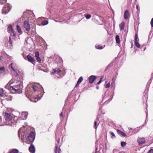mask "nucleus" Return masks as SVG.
Wrapping results in <instances>:
<instances>
[{"label": "nucleus", "instance_id": "23", "mask_svg": "<svg viewBox=\"0 0 153 153\" xmlns=\"http://www.w3.org/2000/svg\"><path fill=\"white\" fill-rule=\"evenodd\" d=\"M115 79L114 78H113L112 79V82L111 84V87L114 88L115 87Z\"/></svg>", "mask_w": 153, "mask_h": 153}, {"label": "nucleus", "instance_id": "53", "mask_svg": "<svg viewBox=\"0 0 153 153\" xmlns=\"http://www.w3.org/2000/svg\"><path fill=\"white\" fill-rule=\"evenodd\" d=\"M133 43H132L131 44V48H132L133 47Z\"/></svg>", "mask_w": 153, "mask_h": 153}, {"label": "nucleus", "instance_id": "11", "mask_svg": "<svg viewBox=\"0 0 153 153\" xmlns=\"http://www.w3.org/2000/svg\"><path fill=\"white\" fill-rule=\"evenodd\" d=\"M27 59L28 60L32 63V64H33L34 65V62L35 61L34 59L31 56L29 55H28L27 56Z\"/></svg>", "mask_w": 153, "mask_h": 153}, {"label": "nucleus", "instance_id": "58", "mask_svg": "<svg viewBox=\"0 0 153 153\" xmlns=\"http://www.w3.org/2000/svg\"><path fill=\"white\" fill-rule=\"evenodd\" d=\"M105 95H107V93H105Z\"/></svg>", "mask_w": 153, "mask_h": 153}, {"label": "nucleus", "instance_id": "15", "mask_svg": "<svg viewBox=\"0 0 153 153\" xmlns=\"http://www.w3.org/2000/svg\"><path fill=\"white\" fill-rule=\"evenodd\" d=\"M10 90H13L16 93H20L22 92V90H19L17 89L16 90L14 87V85L13 86H11L10 87Z\"/></svg>", "mask_w": 153, "mask_h": 153}, {"label": "nucleus", "instance_id": "10", "mask_svg": "<svg viewBox=\"0 0 153 153\" xmlns=\"http://www.w3.org/2000/svg\"><path fill=\"white\" fill-rule=\"evenodd\" d=\"M130 17V15L128 10H125L124 13V18L125 19H127Z\"/></svg>", "mask_w": 153, "mask_h": 153}, {"label": "nucleus", "instance_id": "2", "mask_svg": "<svg viewBox=\"0 0 153 153\" xmlns=\"http://www.w3.org/2000/svg\"><path fill=\"white\" fill-rule=\"evenodd\" d=\"M32 90V87L30 86V85H28L27 86L25 90V94L27 98L33 96L34 93L33 92Z\"/></svg>", "mask_w": 153, "mask_h": 153}, {"label": "nucleus", "instance_id": "54", "mask_svg": "<svg viewBox=\"0 0 153 153\" xmlns=\"http://www.w3.org/2000/svg\"><path fill=\"white\" fill-rule=\"evenodd\" d=\"M97 149H98V148H96V149H95L96 152L97 151Z\"/></svg>", "mask_w": 153, "mask_h": 153}, {"label": "nucleus", "instance_id": "30", "mask_svg": "<svg viewBox=\"0 0 153 153\" xmlns=\"http://www.w3.org/2000/svg\"><path fill=\"white\" fill-rule=\"evenodd\" d=\"M19 150L16 149H14L12 150L9 153H18Z\"/></svg>", "mask_w": 153, "mask_h": 153}, {"label": "nucleus", "instance_id": "13", "mask_svg": "<svg viewBox=\"0 0 153 153\" xmlns=\"http://www.w3.org/2000/svg\"><path fill=\"white\" fill-rule=\"evenodd\" d=\"M113 94L112 93H110L109 94V96L107 97V100L106 101V102L107 103H108L111 100H112L113 98Z\"/></svg>", "mask_w": 153, "mask_h": 153}, {"label": "nucleus", "instance_id": "6", "mask_svg": "<svg viewBox=\"0 0 153 153\" xmlns=\"http://www.w3.org/2000/svg\"><path fill=\"white\" fill-rule=\"evenodd\" d=\"M137 142L139 145H140L145 143V139L143 137H138L137 139Z\"/></svg>", "mask_w": 153, "mask_h": 153}, {"label": "nucleus", "instance_id": "19", "mask_svg": "<svg viewBox=\"0 0 153 153\" xmlns=\"http://www.w3.org/2000/svg\"><path fill=\"white\" fill-rule=\"evenodd\" d=\"M61 70L58 68L55 69H53L52 73V74H58L60 72Z\"/></svg>", "mask_w": 153, "mask_h": 153}, {"label": "nucleus", "instance_id": "27", "mask_svg": "<svg viewBox=\"0 0 153 153\" xmlns=\"http://www.w3.org/2000/svg\"><path fill=\"white\" fill-rule=\"evenodd\" d=\"M135 45L137 48H139L140 47V45L139 43L138 42V40L134 41Z\"/></svg>", "mask_w": 153, "mask_h": 153}, {"label": "nucleus", "instance_id": "24", "mask_svg": "<svg viewBox=\"0 0 153 153\" xmlns=\"http://www.w3.org/2000/svg\"><path fill=\"white\" fill-rule=\"evenodd\" d=\"M116 41L117 44L120 43V37L118 35H116L115 37Z\"/></svg>", "mask_w": 153, "mask_h": 153}, {"label": "nucleus", "instance_id": "14", "mask_svg": "<svg viewBox=\"0 0 153 153\" xmlns=\"http://www.w3.org/2000/svg\"><path fill=\"white\" fill-rule=\"evenodd\" d=\"M30 152L31 153H34L35 151V149L34 146L33 144H31L29 149Z\"/></svg>", "mask_w": 153, "mask_h": 153}, {"label": "nucleus", "instance_id": "56", "mask_svg": "<svg viewBox=\"0 0 153 153\" xmlns=\"http://www.w3.org/2000/svg\"><path fill=\"white\" fill-rule=\"evenodd\" d=\"M110 65V64L108 66H107V67H108L109 66V65Z\"/></svg>", "mask_w": 153, "mask_h": 153}, {"label": "nucleus", "instance_id": "50", "mask_svg": "<svg viewBox=\"0 0 153 153\" xmlns=\"http://www.w3.org/2000/svg\"><path fill=\"white\" fill-rule=\"evenodd\" d=\"M42 97V96H41V97H38L39 100H40V99H41Z\"/></svg>", "mask_w": 153, "mask_h": 153}, {"label": "nucleus", "instance_id": "9", "mask_svg": "<svg viewBox=\"0 0 153 153\" xmlns=\"http://www.w3.org/2000/svg\"><path fill=\"white\" fill-rule=\"evenodd\" d=\"M28 114L27 112H23L22 113L21 116H20V118L22 120H26L27 118Z\"/></svg>", "mask_w": 153, "mask_h": 153}, {"label": "nucleus", "instance_id": "57", "mask_svg": "<svg viewBox=\"0 0 153 153\" xmlns=\"http://www.w3.org/2000/svg\"><path fill=\"white\" fill-rule=\"evenodd\" d=\"M146 124V122L145 123H144V125H145V124Z\"/></svg>", "mask_w": 153, "mask_h": 153}, {"label": "nucleus", "instance_id": "46", "mask_svg": "<svg viewBox=\"0 0 153 153\" xmlns=\"http://www.w3.org/2000/svg\"><path fill=\"white\" fill-rule=\"evenodd\" d=\"M9 42H10V44L12 45V41L11 39L10 36L9 37Z\"/></svg>", "mask_w": 153, "mask_h": 153}, {"label": "nucleus", "instance_id": "3", "mask_svg": "<svg viewBox=\"0 0 153 153\" xmlns=\"http://www.w3.org/2000/svg\"><path fill=\"white\" fill-rule=\"evenodd\" d=\"M11 8V6L9 4H7L3 7L2 10V12L3 14H6L10 11Z\"/></svg>", "mask_w": 153, "mask_h": 153}, {"label": "nucleus", "instance_id": "52", "mask_svg": "<svg viewBox=\"0 0 153 153\" xmlns=\"http://www.w3.org/2000/svg\"><path fill=\"white\" fill-rule=\"evenodd\" d=\"M96 88L97 89H99V87L98 86H96Z\"/></svg>", "mask_w": 153, "mask_h": 153}, {"label": "nucleus", "instance_id": "22", "mask_svg": "<svg viewBox=\"0 0 153 153\" xmlns=\"http://www.w3.org/2000/svg\"><path fill=\"white\" fill-rule=\"evenodd\" d=\"M4 91L2 88H0V97H4Z\"/></svg>", "mask_w": 153, "mask_h": 153}, {"label": "nucleus", "instance_id": "16", "mask_svg": "<svg viewBox=\"0 0 153 153\" xmlns=\"http://www.w3.org/2000/svg\"><path fill=\"white\" fill-rule=\"evenodd\" d=\"M117 132L118 134L121 136L124 137L126 136V134L123 132H122L120 130L117 129Z\"/></svg>", "mask_w": 153, "mask_h": 153}, {"label": "nucleus", "instance_id": "1", "mask_svg": "<svg viewBox=\"0 0 153 153\" xmlns=\"http://www.w3.org/2000/svg\"><path fill=\"white\" fill-rule=\"evenodd\" d=\"M3 115L5 119V123L3 124L0 123L1 126L7 125L14 127L17 123L15 117H13V114L6 112H4Z\"/></svg>", "mask_w": 153, "mask_h": 153}, {"label": "nucleus", "instance_id": "5", "mask_svg": "<svg viewBox=\"0 0 153 153\" xmlns=\"http://www.w3.org/2000/svg\"><path fill=\"white\" fill-rule=\"evenodd\" d=\"M24 27L27 31H29L30 30V25L28 21L26 20L24 22Z\"/></svg>", "mask_w": 153, "mask_h": 153}, {"label": "nucleus", "instance_id": "32", "mask_svg": "<svg viewBox=\"0 0 153 153\" xmlns=\"http://www.w3.org/2000/svg\"><path fill=\"white\" fill-rule=\"evenodd\" d=\"M48 22L47 20L43 21L42 23V25H45L48 24Z\"/></svg>", "mask_w": 153, "mask_h": 153}, {"label": "nucleus", "instance_id": "51", "mask_svg": "<svg viewBox=\"0 0 153 153\" xmlns=\"http://www.w3.org/2000/svg\"><path fill=\"white\" fill-rule=\"evenodd\" d=\"M62 114V113L61 112V113L60 114V116L62 117L63 116Z\"/></svg>", "mask_w": 153, "mask_h": 153}, {"label": "nucleus", "instance_id": "59", "mask_svg": "<svg viewBox=\"0 0 153 153\" xmlns=\"http://www.w3.org/2000/svg\"><path fill=\"white\" fill-rule=\"evenodd\" d=\"M25 41H26V42H27V40L26 39L25 40Z\"/></svg>", "mask_w": 153, "mask_h": 153}, {"label": "nucleus", "instance_id": "34", "mask_svg": "<svg viewBox=\"0 0 153 153\" xmlns=\"http://www.w3.org/2000/svg\"><path fill=\"white\" fill-rule=\"evenodd\" d=\"M82 80H83V78L82 76H81L77 82H78V83L80 84V83L82 81Z\"/></svg>", "mask_w": 153, "mask_h": 153}, {"label": "nucleus", "instance_id": "8", "mask_svg": "<svg viewBox=\"0 0 153 153\" xmlns=\"http://www.w3.org/2000/svg\"><path fill=\"white\" fill-rule=\"evenodd\" d=\"M28 139L31 142H33L35 139V137L34 134L33 132L31 131L30 132L29 134Z\"/></svg>", "mask_w": 153, "mask_h": 153}, {"label": "nucleus", "instance_id": "28", "mask_svg": "<svg viewBox=\"0 0 153 153\" xmlns=\"http://www.w3.org/2000/svg\"><path fill=\"white\" fill-rule=\"evenodd\" d=\"M16 26L17 30L18 32L20 33H22V30L20 26L18 25H17Z\"/></svg>", "mask_w": 153, "mask_h": 153}, {"label": "nucleus", "instance_id": "48", "mask_svg": "<svg viewBox=\"0 0 153 153\" xmlns=\"http://www.w3.org/2000/svg\"><path fill=\"white\" fill-rule=\"evenodd\" d=\"M79 84H80L79 83H78V82H77V84H76V86H75V88H76V87H77L78 86H79Z\"/></svg>", "mask_w": 153, "mask_h": 153}, {"label": "nucleus", "instance_id": "20", "mask_svg": "<svg viewBox=\"0 0 153 153\" xmlns=\"http://www.w3.org/2000/svg\"><path fill=\"white\" fill-rule=\"evenodd\" d=\"M13 71L14 72V75L16 76H17L19 75V71L16 68L13 69Z\"/></svg>", "mask_w": 153, "mask_h": 153}, {"label": "nucleus", "instance_id": "40", "mask_svg": "<svg viewBox=\"0 0 153 153\" xmlns=\"http://www.w3.org/2000/svg\"><path fill=\"white\" fill-rule=\"evenodd\" d=\"M110 83L109 82L108 83L106 84L105 85V86L106 88H108L110 87Z\"/></svg>", "mask_w": 153, "mask_h": 153}, {"label": "nucleus", "instance_id": "47", "mask_svg": "<svg viewBox=\"0 0 153 153\" xmlns=\"http://www.w3.org/2000/svg\"><path fill=\"white\" fill-rule=\"evenodd\" d=\"M102 78H101L100 79V80L99 81V82H97V84H99L100 83L102 82Z\"/></svg>", "mask_w": 153, "mask_h": 153}, {"label": "nucleus", "instance_id": "49", "mask_svg": "<svg viewBox=\"0 0 153 153\" xmlns=\"http://www.w3.org/2000/svg\"><path fill=\"white\" fill-rule=\"evenodd\" d=\"M136 8L137 10H138V5H137Z\"/></svg>", "mask_w": 153, "mask_h": 153}, {"label": "nucleus", "instance_id": "31", "mask_svg": "<svg viewBox=\"0 0 153 153\" xmlns=\"http://www.w3.org/2000/svg\"><path fill=\"white\" fill-rule=\"evenodd\" d=\"M85 17L87 19H89L91 17V15L88 14H85Z\"/></svg>", "mask_w": 153, "mask_h": 153}, {"label": "nucleus", "instance_id": "29", "mask_svg": "<svg viewBox=\"0 0 153 153\" xmlns=\"http://www.w3.org/2000/svg\"><path fill=\"white\" fill-rule=\"evenodd\" d=\"M104 47L100 45H96L95 48L98 49H102L104 48Z\"/></svg>", "mask_w": 153, "mask_h": 153}, {"label": "nucleus", "instance_id": "38", "mask_svg": "<svg viewBox=\"0 0 153 153\" xmlns=\"http://www.w3.org/2000/svg\"><path fill=\"white\" fill-rule=\"evenodd\" d=\"M126 145V142H122L121 143V146L122 147H124Z\"/></svg>", "mask_w": 153, "mask_h": 153}, {"label": "nucleus", "instance_id": "55", "mask_svg": "<svg viewBox=\"0 0 153 153\" xmlns=\"http://www.w3.org/2000/svg\"><path fill=\"white\" fill-rule=\"evenodd\" d=\"M128 129H129V130H131L132 129V128H129Z\"/></svg>", "mask_w": 153, "mask_h": 153}, {"label": "nucleus", "instance_id": "36", "mask_svg": "<svg viewBox=\"0 0 153 153\" xmlns=\"http://www.w3.org/2000/svg\"><path fill=\"white\" fill-rule=\"evenodd\" d=\"M97 122L95 121L94 123V127L96 130L97 128V126L98 125V124L97 125Z\"/></svg>", "mask_w": 153, "mask_h": 153}, {"label": "nucleus", "instance_id": "17", "mask_svg": "<svg viewBox=\"0 0 153 153\" xmlns=\"http://www.w3.org/2000/svg\"><path fill=\"white\" fill-rule=\"evenodd\" d=\"M35 56L37 61L39 62H40L41 61V59L39 57V52L36 51L35 52Z\"/></svg>", "mask_w": 153, "mask_h": 153}, {"label": "nucleus", "instance_id": "41", "mask_svg": "<svg viewBox=\"0 0 153 153\" xmlns=\"http://www.w3.org/2000/svg\"><path fill=\"white\" fill-rule=\"evenodd\" d=\"M14 64V63H11L10 65H9V67L10 68H11L12 70H13V69H14V68L13 67V65Z\"/></svg>", "mask_w": 153, "mask_h": 153}, {"label": "nucleus", "instance_id": "43", "mask_svg": "<svg viewBox=\"0 0 153 153\" xmlns=\"http://www.w3.org/2000/svg\"><path fill=\"white\" fill-rule=\"evenodd\" d=\"M60 140V138L59 137L58 138V139L57 141V143H56V146H57V145L59 144Z\"/></svg>", "mask_w": 153, "mask_h": 153}, {"label": "nucleus", "instance_id": "33", "mask_svg": "<svg viewBox=\"0 0 153 153\" xmlns=\"http://www.w3.org/2000/svg\"><path fill=\"white\" fill-rule=\"evenodd\" d=\"M4 70V67H1L0 68V74L3 73Z\"/></svg>", "mask_w": 153, "mask_h": 153}, {"label": "nucleus", "instance_id": "44", "mask_svg": "<svg viewBox=\"0 0 153 153\" xmlns=\"http://www.w3.org/2000/svg\"><path fill=\"white\" fill-rule=\"evenodd\" d=\"M138 39V36L137 34H136L135 35V40H137Z\"/></svg>", "mask_w": 153, "mask_h": 153}, {"label": "nucleus", "instance_id": "25", "mask_svg": "<svg viewBox=\"0 0 153 153\" xmlns=\"http://www.w3.org/2000/svg\"><path fill=\"white\" fill-rule=\"evenodd\" d=\"M60 149L58 146H56L55 153H60Z\"/></svg>", "mask_w": 153, "mask_h": 153}, {"label": "nucleus", "instance_id": "45", "mask_svg": "<svg viewBox=\"0 0 153 153\" xmlns=\"http://www.w3.org/2000/svg\"><path fill=\"white\" fill-rule=\"evenodd\" d=\"M148 153H153V149H150L148 152Z\"/></svg>", "mask_w": 153, "mask_h": 153}, {"label": "nucleus", "instance_id": "39", "mask_svg": "<svg viewBox=\"0 0 153 153\" xmlns=\"http://www.w3.org/2000/svg\"><path fill=\"white\" fill-rule=\"evenodd\" d=\"M146 105L147 106V108H146L147 112H146V120H145V122H146V121L147 117H148V111H147V103H146Z\"/></svg>", "mask_w": 153, "mask_h": 153}, {"label": "nucleus", "instance_id": "21", "mask_svg": "<svg viewBox=\"0 0 153 153\" xmlns=\"http://www.w3.org/2000/svg\"><path fill=\"white\" fill-rule=\"evenodd\" d=\"M120 27L121 30L124 29L125 27V23L123 22H122L120 25Z\"/></svg>", "mask_w": 153, "mask_h": 153}, {"label": "nucleus", "instance_id": "37", "mask_svg": "<svg viewBox=\"0 0 153 153\" xmlns=\"http://www.w3.org/2000/svg\"><path fill=\"white\" fill-rule=\"evenodd\" d=\"M6 3V1L4 0H0V4L1 5H3Z\"/></svg>", "mask_w": 153, "mask_h": 153}, {"label": "nucleus", "instance_id": "7", "mask_svg": "<svg viewBox=\"0 0 153 153\" xmlns=\"http://www.w3.org/2000/svg\"><path fill=\"white\" fill-rule=\"evenodd\" d=\"M8 32L9 33H10L11 36H15L16 34L14 32V31L12 28V26L10 25L7 28Z\"/></svg>", "mask_w": 153, "mask_h": 153}, {"label": "nucleus", "instance_id": "35", "mask_svg": "<svg viewBox=\"0 0 153 153\" xmlns=\"http://www.w3.org/2000/svg\"><path fill=\"white\" fill-rule=\"evenodd\" d=\"M110 133L111 134V137L112 138H114L116 137L115 136L114 134V133L112 131H110Z\"/></svg>", "mask_w": 153, "mask_h": 153}, {"label": "nucleus", "instance_id": "26", "mask_svg": "<svg viewBox=\"0 0 153 153\" xmlns=\"http://www.w3.org/2000/svg\"><path fill=\"white\" fill-rule=\"evenodd\" d=\"M30 86L32 87V90H33L34 92H35L38 90V87L37 86L34 85H30Z\"/></svg>", "mask_w": 153, "mask_h": 153}, {"label": "nucleus", "instance_id": "42", "mask_svg": "<svg viewBox=\"0 0 153 153\" xmlns=\"http://www.w3.org/2000/svg\"><path fill=\"white\" fill-rule=\"evenodd\" d=\"M151 25L152 26V27H153V18L152 19L151 21Z\"/></svg>", "mask_w": 153, "mask_h": 153}, {"label": "nucleus", "instance_id": "12", "mask_svg": "<svg viewBox=\"0 0 153 153\" xmlns=\"http://www.w3.org/2000/svg\"><path fill=\"white\" fill-rule=\"evenodd\" d=\"M96 78V76L91 75L90 76L89 78V82L90 83H93Z\"/></svg>", "mask_w": 153, "mask_h": 153}, {"label": "nucleus", "instance_id": "4", "mask_svg": "<svg viewBox=\"0 0 153 153\" xmlns=\"http://www.w3.org/2000/svg\"><path fill=\"white\" fill-rule=\"evenodd\" d=\"M15 82L17 83V84L14 85V86L16 89L21 90V89L23 88V86L21 84L22 82L19 81H17L16 80L15 81Z\"/></svg>", "mask_w": 153, "mask_h": 153}, {"label": "nucleus", "instance_id": "18", "mask_svg": "<svg viewBox=\"0 0 153 153\" xmlns=\"http://www.w3.org/2000/svg\"><path fill=\"white\" fill-rule=\"evenodd\" d=\"M12 99V97L11 95H8L7 96L4 95L3 99H1L2 100H6L7 101L11 100Z\"/></svg>", "mask_w": 153, "mask_h": 153}]
</instances>
